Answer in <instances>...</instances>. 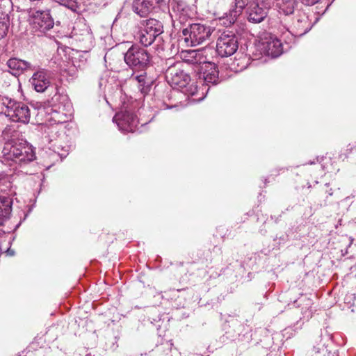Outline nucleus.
<instances>
[{
  "label": "nucleus",
  "mask_w": 356,
  "mask_h": 356,
  "mask_svg": "<svg viewBox=\"0 0 356 356\" xmlns=\"http://www.w3.org/2000/svg\"><path fill=\"white\" fill-rule=\"evenodd\" d=\"M13 200L5 196H0V225L10 218L12 212Z\"/></svg>",
  "instance_id": "18"
},
{
  "label": "nucleus",
  "mask_w": 356,
  "mask_h": 356,
  "mask_svg": "<svg viewBox=\"0 0 356 356\" xmlns=\"http://www.w3.org/2000/svg\"><path fill=\"white\" fill-rule=\"evenodd\" d=\"M302 3L306 6H313L318 3L320 0H300Z\"/></svg>",
  "instance_id": "29"
},
{
  "label": "nucleus",
  "mask_w": 356,
  "mask_h": 356,
  "mask_svg": "<svg viewBox=\"0 0 356 356\" xmlns=\"http://www.w3.org/2000/svg\"><path fill=\"white\" fill-rule=\"evenodd\" d=\"M152 56L144 47L131 45L124 54L126 64L134 71H144L151 65Z\"/></svg>",
  "instance_id": "2"
},
{
  "label": "nucleus",
  "mask_w": 356,
  "mask_h": 356,
  "mask_svg": "<svg viewBox=\"0 0 356 356\" xmlns=\"http://www.w3.org/2000/svg\"><path fill=\"white\" fill-rule=\"evenodd\" d=\"M55 1L73 11H76L78 8L77 3L75 0H55Z\"/></svg>",
  "instance_id": "26"
},
{
  "label": "nucleus",
  "mask_w": 356,
  "mask_h": 356,
  "mask_svg": "<svg viewBox=\"0 0 356 356\" xmlns=\"http://www.w3.org/2000/svg\"><path fill=\"white\" fill-rule=\"evenodd\" d=\"M55 93L47 100V105L51 109L70 111L72 104L67 94L55 87Z\"/></svg>",
  "instance_id": "14"
},
{
  "label": "nucleus",
  "mask_w": 356,
  "mask_h": 356,
  "mask_svg": "<svg viewBox=\"0 0 356 356\" xmlns=\"http://www.w3.org/2000/svg\"><path fill=\"white\" fill-rule=\"evenodd\" d=\"M143 27L140 31L139 41L144 47H149L154 42L158 47L163 42L161 35L163 33V25L161 22L154 18L143 20Z\"/></svg>",
  "instance_id": "1"
},
{
  "label": "nucleus",
  "mask_w": 356,
  "mask_h": 356,
  "mask_svg": "<svg viewBox=\"0 0 356 356\" xmlns=\"http://www.w3.org/2000/svg\"><path fill=\"white\" fill-rule=\"evenodd\" d=\"M201 54L196 51H190L187 52V55L185 56L184 61L187 63L200 65V63H202L201 60Z\"/></svg>",
  "instance_id": "25"
},
{
  "label": "nucleus",
  "mask_w": 356,
  "mask_h": 356,
  "mask_svg": "<svg viewBox=\"0 0 356 356\" xmlns=\"http://www.w3.org/2000/svg\"><path fill=\"white\" fill-rule=\"evenodd\" d=\"M328 194H329V195H332V189H330V191H328Z\"/></svg>",
  "instance_id": "32"
},
{
  "label": "nucleus",
  "mask_w": 356,
  "mask_h": 356,
  "mask_svg": "<svg viewBox=\"0 0 356 356\" xmlns=\"http://www.w3.org/2000/svg\"><path fill=\"white\" fill-rule=\"evenodd\" d=\"M6 159L14 161L20 165L26 164L35 159V152L31 145L24 143L6 145L2 151Z\"/></svg>",
  "instance_id": "4"
},
{
  "label": "nucleus",
  "mask_w": 356,
  "mask_h": 356,
  "mask_svg": "<svg viewBox=\"0 0 356 356\" xmlns=\"http://www.w3.org/2000/svg\"><path fill=\"white\" fill-rule=\"evenodd\" d=\"M172 10L175 13V19H172L173 26L175 27L181 26L182 30L184 26H187L190 22L189 7L186 2L182 0H173L172 2ZM172 18L173 17L172 16Z\"/></svg>",
  "instance_id": "12"
},
{
  "label": "nucleus",
  "mask_w": 356,
  "mask_h": 356,
  "mask_svg": "<svg viewBox=\"0 0 356 356\" xmlns=\"http://www.w3.org/2000/svg\"><path fill=\"white\" fill-rule=\"evenodd\" d=\"M113 120L115 122L119 129L123 131L134 132L138 124V118L131 108L116 113Z\"/></svg>",
  "instance_id": "10"
},
{
  "label": "nucleus",
  "mask_w": 356,
  "mask_h": 356,
  "mask_svg": "<svg viewBox=\"0 0 356 356\" xmlns=\"http://www.w3.org/2000/svg\"><path fill=\"white\" fill-rule=\"evenodd\" d=\"M58 154H60L61 157H63V156L65 157L67 155V151H65V152H62V153L58 152Z\"/></svg>",
  "instance_id": "31"
},
{
  "label": "nucleus",
  "mask_w": 356,
  "mask_h": 356,
  "mask_svg": "<svg viewBox=\"0 0 356 356\" xmlns=\"http://www.w3.org/2000/svg\"><path fill=\"white\" fill-rule=\"evenodd\" d=\"M238 48V36L232 31H224L216 42V52L221 57L232 56Z\"/></svg>",
  "instance_id": "6"
},
{
  "label": "nucleus",
  "mask_w": 356,
  "mask_h": 356,
  "mask_svg": "<svg viewBox=\"0 0 356 356\" xmlns=\"http://www.w3.org/2000/svg\"><path fill=\"white\" fill-rule=\"evenodd\" d=\"M264 49L267 55L273 58L278 57L283 51L282 44L280 40L277 38L266 42Z\"/></svg>",
  "instance_id": "20"
},
{
  "label": "nucleus",
  "mask_w": 356,
  "mask_h": 356,
  "mask_svg": "<svg viewBox=\"0 0 356 356\" xmlns=\"http://www.w3.org/2000/svg\"><path fill=\"white\" fill-rule=\"evenodd\" d=\"M34 89L38 92H43L50 86V74L42 69L35 72L30 79Z\"/></svg>",
  "instance_id": "16"
},
{
  "label": "nucleus",
  "mask_w": 356,
  "mask_h": 356,
  "mask_svg": "<svg viewBox=\"0 0 356 356\" xmlns=\"http://www.w3.org/2000/svg\"><path fill=\"white\" fill-rule=\"evenodd\" d=\"M131 79L136 80L138 83V88L142 94L146 95L150 91L152 79L147 77L146 72H143V74L137 76H134V74L133 73Z\"/></svg>",
  "instance_id": "19"
},
{
  "label": "nucleus",
  "mask_w": 356,
  "mask_h": 356,
  "mask_svg": "<svg viewBox=\"0 0 356 356\" xmlns=\"http://www.w3.org/2000/svg\"><path fill=\"white\" fill-rule=\"evenodd\" d=\"M287 29L294 35L302 36L312 28L308 16L304 12L298 10L292 19L291 24H287Z\"/></svg>",
  "instance_id": "11"
},
{
  "label": "nucleus",
  "mask_w": 356,
  "mask_h": 356,
  "mask_svg": "<svg viewBox=\"0 0 356 356\" xmlns=\"http://www.w3.org/2000/svg\"><path fill=\"white\" fill-rule=\"evenodd\" d=\"M33 17V28L37 31L45 33L54 27V20L49 10H38Z\"/></svg>",
  "instance_id": "15"
},
{
  "label": "nucleus",
  "mask_w": 356,
  "mask_h": 356,
  "mask_svg": "<svg viewBox=\"0 0 356 356\" xmlns=\"http://www.w3.org/2000/svg\"><path fill=\"white\" fill-rule=\"evenodd\" d=\"M166 7L165 0H133L132 10L140 17H146Z\"/></svg>",
  "instance_id": "9"
},
{
  "label": "nucleus",
  "mask_w": 356,
  "mask_h": 356,
  "mask_svg": "<svg viewBox=\"0 0 356 356\" xmlns=\"http://www.w3.org/2000/svg\"><path fill=\"white\" fill-rule=\"evenodd\" d=\"M8 30V24L6 22H0V40L7 35Z\"/></svg>",
  "instance_id": "28"
},
{
  "label": "nucleus",
  "mask_w": 356,
  "mask_h": 356,
  "mask_svg": "<svg viewBox=\"0 0 356 356\" xmlns=\"http://www.w3.org/2000/svg\"><path fill=\"white\" fill-rule=\"evenodd\" d=\"M298 5L296 0H282L279 6V12L283 14L285 18L283 19L285 23L288 22L289 16L294 14L295 7Z\"/></svg>",
  "instance_id": "21"
},
{
  "label": "nucleus",
  "mask_w": 356,
  "mask_h": 356,
  "mask_svg": "<svg viewBox=\"0 0 356 356\" xmlns=\"http://www.w3.org/2000/svg\"><path fill=\"white\" fill-rule=\"evenodd\" d=\"M196 76L203 84L211 86L220 83L218 65L212 62H203L196 66Z\"/></svg>",
  "instance_id": "7"
},
{
  "label": "nucleus",
  "mask_w": 356,
  "mask_h": 356,
  "mask_svg": "<svg viewBox=\"0 0 356 356\" xmlns=\"http://www.w3.org/2000/svg\"><path fill=\"white\" fill-rule=\"evenodd\" d=\"M249 0H234V8L230 10L229 19L230 24H234L237 17L242 13L246 6H248Z\"/></svg>",
  "instance_id": "22"
},
{
  "label": "nucleus",
  "mask_w": 356,
  "mask_h": 356,
  "mask_svg": "<svg viewBox=\"0 0 356 356\" xmlns=\"http://www.w3.org/2000/svg\"><path fill=\"white\" fill-rule=\"evenodd\" d=\"M213 31V28L204 24L189 23L182 29V35L188 46L195 47L209 40Z\"/></svg>",
  "instance_id": "3"
},
{
  "label": "nucleus",
  "mask_w": 356,
  "mask_h": 356,
  "mask_svg": "<svg viewBox=\"0 0 356 356\" xmlns=\"http://www.w3.org/2000/svg\"><path fill=\"white\" fill-rule=\"evenodd\" d=\"M3 249L1 248V246H0V253L2 252Z\"/></svg>",
  "instance_id": "33"
},
{
  "label": "nucleus",
  "mask_w": 356,
  "mask_h": 356,
  "mask_svg": "<svg viewBox=\"0 0 356 356\" xmlns=\"http://www.w3.org/2000/svg\"><path fill=\"white\" fill-rule=\"evenodd\" d=\"M104 0H100V3H103Z\"/></svg>",
  "instance_id": "34"
},
{
  "label": "nucleus",
  "mask_w": 356,
  "mask_h": 356,
  "mask_svg": "<svg viewBox=\"0 0 356 356\" xmlns=\"http://www.w3.org/2000/svg\"><path fill=\"white\" fill-rule=\"evenodd\" d=\"M6 255L12 257L14 256L15 254V252L14 250L10 248V246L6 250H3V251Z\"/></svg>",
  "instance_id": "30"
},
{
  "label": "nucleus",
  "mask_w": 356,
  "mask_h": 356,
  "mask_svg": "<svg viewBox=\"0 0 356 356\" xmlns=\"http://www.w3.org/2000/svg\"><path fill=\"white\" fill-rule=\"evenodd\" d=\"M7 66L10 72L15 76H18L26 70H33L34 68L28 61L17 58H11L7 61Z\"/></svg>",
  "instance_id": "17"
},
{
  "label": "nucleus",
  "mask_w": 356,
  "mask_h": 356,
  "mask_svg": "<svg viewBox=\"0 0 356 356\" xmlns=\"http://www.w3.org/2000/svg\"><path fill=\"white\" fill-rule=\"evenodd\" d=\"M2 104L6 108L5 113L14 122L28 123L31 118L29 106L8 97L2 98Z\"/></svg>",
  "instance_id": "5"
},
{
  "label": "nucleus",
  "mask_w": 356,
  "mask_h": 356,
  "mask_svg": "<svg viewBox=\"0 0 356 356\" xmlns=\"http://www.w3.org/2000/svg\"><path fill=\"white\" fill-rule=\"evenodd\" d=\"M51 112L49 113L51 115L49 120L55 124H62L67 121L68 116L65 112L68 111H63L62 109H51Z\"/></svg>",
  "instance_id": "24"
},
{
  "label": "nucleus",
  "mask_w": 356,
  "mask_h": 356,
  "mask_svg": "<svg viewBox=\"0 0 356 356\" xmlns=\"http://www.w3.org/2000/svg\"><path fill=\"white\" fill-rule=\"evenodd\" d=\"M182 63L170 65L165 71V79L172 88H183L191 81L190 75L182 69Z\"/></svg>",
  "instance_id": "8"
},
{
  "label": "nucleus",
  "mask_w": 356,
  "mask_h": 356,
  "mask_svg": "<svg viewBox=\"0 0 356 356\" xmlns=\"http://www.w3.org/2000/svg\"><path fill=\"white\" fill-rule=\"evenodd\" d=\"M269 11V7L264 1L251 3L247 8V19L250 22L258 24L264 20Z\"/></svg>",
  "instance_id": "13"
},
{
  "label": "nucleus",
  "mask_w": 356,
  "mask_h": 356,
  "mask_svg": "<svg viewBox=\"0 0 356 356\" xmlns=\"http://www.w3.org/2000/svg\"><path fill=\"white\" fill-rule=\"evenodd\" d=\"M294 304L297 305L299 307L302 306V314L303 315V318L309 319L312 317V300L309 298H307L305 297L299 298L298 300L295 301Z\"/></svg>",
  "instance_id": "23"
},
{
  "label": "nucleus",
  "mask_w": 356,
  "mask_h": 356,
  "mask_svg": "<svg viewBox=\"0 0 356 356\" xmlns=\"http://www.w3.org/2000/svg\"><path fill=\"white\" fill-rule=\"evenodd\" d=\"M10 182L9 181V177L4 172H0V191H3L6 189L3 188V186L6 188L10 187Z\"/></svg>",
  "instance_id": "27"
}]
</instances>
